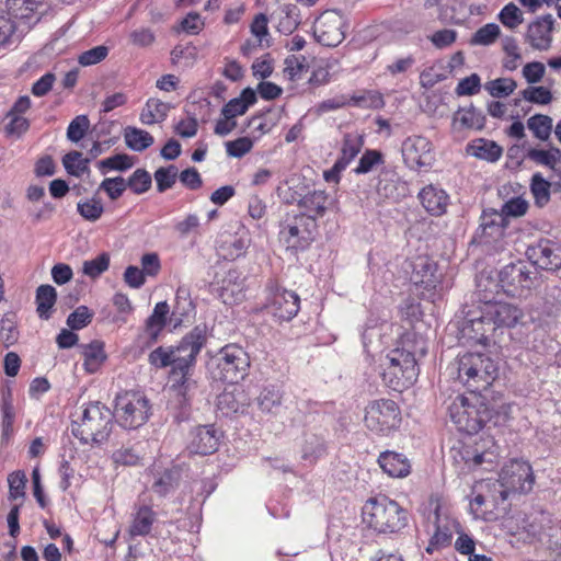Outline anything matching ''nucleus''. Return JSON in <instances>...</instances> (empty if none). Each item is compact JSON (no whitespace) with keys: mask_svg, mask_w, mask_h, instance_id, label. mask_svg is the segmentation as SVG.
<instances>
[{"mask_svg":"<svg viewBox=\"0 0 561 561\" xmlns=\"http://www.w3.org/2000/svg\"><path fill=\"white\" fill-rule=\"evenodd\" d=\"M206 342L205 331L198 327L187 333L176 347H158L149 354V363L157 368L172 366L169 388L170 402L174 408L183 409L191 399L187 375L197 354Z\"/></svg>","mask_w":561,"mask_h":561,"instance_id":"obj_1","label":"nucleus"},{"mask_svg":"<svg viewBox=\"0 0 561 561\" xmlns=\"http://www.w3.org/2000/svg\"><path fill=\"white\" fill-rule=\"evenodd\" d=\"M450 377L467 387L470 392L486 389L495 380L497 367L494 362L483 354L466 353L448 366Z\"/></svg>","mask_w":561,"mask_h":561,"instance_id":"obj_2","label":"nucleus"},{"mask_svg":"<svg viewBox=\"0 0 561 561\" xmlns=\"http://www.w3.org/2000/svg\"><path fill=\"white\" fill-rule=\"evenodd\" d=\"M113 412L101 402L82 407L79 420L72 422L71 432L83 444L100 446L107 442L113 430Z\"/></svg>","mask_w":561,"mask_h":561,"instance_id":"obj_3","label":"nucleus"},{"mask_svg":"<svg viewBox=\"0 0 561 561\" xmlns=\"http://www.w3.org/2000/svg\"><path fill=\"white\" fill-rule=\"evenodd\" d=\"M380 367L383 382L399 392L410 388L416 381L420 371L415 351L405 346L389 351L381 359Z\"/></svg>","mask_w":561,"mask_h":561,"instance_id":"obj_4","label":"nucleus"},{"mask_svg":"<svg viewBox=\"0 0 561 561\" xmlns=\"http://www.w3.org/2000/svg\"><path fill=\"white\" fill-rule=\"evenodd\" d=\"M363 520L378 533H398L408 525V512L396 501L380 496L368 500L363 506Z\"/></svg>","mask_w":561,"mask_h":561,"instance_id":"obj_5","label":"nucleus"},{"mask_svg":"<svg viewBox=\"0 0 561 561\" xmlns=\"http://www.w3.org/2000/svg\"><path fill=\"white\" fill-rule=\"evenodd\" d=\"M451 422L460 432L467 434L478 433L483 424L491 419V412L483 399L477 393L457 396L449 408Z\"/></svg>","mask_w":561,"mask_h":561,"instance_id":"obj_6","label":"nucleus"},{"mask_svg":"<svg viewBox=\"0 0 561 561\" xmlns=\"http://www.w3.org/2000/svg\"><path fill=\"white\" fill-rule=\"evenodd\" d=\"M151 414V405L147 397L138 391H126L115 399V417L126 430L142 426Z\"/></svg>","mask_w":561,"mask_h":561,"instance_id":"obj_7","label":"nucleus"},{"mask_svg":"<svg viewBox=\"0 0 561 561\" xmlns=\"http://www.w3.org/2000/svg\"><path fill=\"white\" fill-rule=\"evenodd\" d=\"M401 420L400 408L393 400H374L365 408L364 424L374 434L388 436L400 426Z\"/></svg>","mask_w":561,"mask_h":561,"instance_id":"obj_8","label":"nucleus"},{"mask_svg":"<svg viewBox=\"0 0 561 561\" xmlns=\"http://www.w3.org/2000/svg\"><path fill=\"white\" fill-rule=\"evenodd\" d=\"M430 507L433 511L435 529L425 550L432 554L451 543L453 534L459 531L460 523L451 515L449 507L440 499H431ZM428 518L431 519L432 516Z\"/></svg>","mask_w":561,"mask_h":561,"instance_id":"obj_9","label":"nucleus"},{"mask_svg":"<svg viewBox=\"0 0 561 561\" xmlns=\"http://www.w3.org/2000/svg\"><path fill=\"white\" fill-rule=\"evenodd\" d=\"M497 482L502 501H505L510 493H527L533 490L535 483L531 466L524 460H510L501 469Z\"/></svg>","mask_w":561,"mask_h":561,"instance_id":"obj_10","label":"nucleus"},{"mask_svg":"<svg viewBox=\"0 0 561 561\" xmlns=\"http://www.w3.org/2000/svg\"><path fill=\"white\" fill-rule=\"evenodd\" d=\"M265 309L279 321H289L300 309V298L293 291L282 288L275 280H270L265 288Z\"/></svg>","mask_w":561,"mask_h":561,"instance_id":"obj_11","label":"nucleus"},{"mask_svg":"<svg viewBox=\"0 0 561 561\" xmlns=\"http://www.w3.org/2000/svg\"><path fill=\"white\" fill-rule=\"evenodd\" d=\"M537 272L525 262L505 265L499 273V283L504 293L513 297L525 296L535 285Z\"/></svg>","mask_w":561,"mask_h":561,"instance_id":"obj_12","label":"nucleus"},{"mask_svg":"<svg viewBox=\"0 0 561 561\" xmlns=\"http://www.w3.org/2000/svg\"><path fill=\"white\" fill-rule=\"evenodd\" d=\"M215 360L220 379L229 383L243 379L250 366L248 353L236 344L222 347Z\"/></svg>","mask_w":561,"mask_h":561,"instance_id":"obj_13","label":"nucleus"},{"mask_svg":"<svg viewBox=\"0 0 561 561\" xmlns=\"http://www.w3.org/2000/svg\"><path fill=\"white\" fill-rule=\"evenodd\" d=\"M347 20L336 10H327L316 20L313 35L318 43L327 47L339 46L346 36Z\"/></svg>","mask_w":561,"mask_h":561,"instance_id":"obj_14","label":"nucleus"},{"mask_svg":"<svg viewBox=\"0 0 561 561\" xmlns=\"http://www.w3.org/2000/svg\"><path fill=\"white\" fill-rule=\"evenodd\" d=\"M401 152L404 163L412 170L430 168L435 160L431 140L420 135L407 137L402 142Z\"/></svg>","mask_w":561,"mask_h":561,"instance_id":"obj_15","label":"nucleus"},{"mask_svg":"<svg viewBox=\"0 0 561 561\" xmlns=\"http://www.w3.org/2000/svg\"><path fill=\"white\" fill-rule=\"evenodd\" d=\"M314 222L305 215H296L288 218L282 226L279 231L280 240L286 244L287 249L304 250L313 239L312 228Z\"/></svg>","mask_w":561,"mask_h":561,"instance_id":"obj_16","label":"nucleus"},{"mask_svg":"<svg viewBox=\"0 0 561 561\" xmlns=\"http://www.w3.org/2000/svg\"><path fill=\"white\" fill-rule=\"evenodd\" d=\"M523 316V311L514 305L506 302H488L482 309L480 319L473 323L480 325L488 320L489 325L511 328L516 325Z\"/></svg>","mask_w":561,"mask_h":561,"instance_id":"obj_17","label":"nucleus"},{"mask_svg":"<svg viewBox=\"0 0 561 561\" xmlns=\"http://www.w3.org/2000/svg\"><path fill=\"white\" fill-rule=\"evenodd\" d=\"M526 255L533 265L541 270L557 271L561 267V247L549 240L529 247Z\"/></svg>","mask_w":561,"mask_h":561,"instance_id":"obj_18","label":"nucleus"},{"mask_svg":"<svg viewBox=\"0 0 561 561\" xmlns=\"http://www.w3.org/2000/svg\"><path fill=\"white\" fill-rule=\"evenodd\" d=\"M244 279L237 270H229L221 280L215 284V291L226 305L241 302L245 298Z\"/></svg>","mask_w":561,"mask_h":561,"instance_id":"obj_19","label":"nucleus"},{"mask_svg":"<svg viewBox=\"0 0 561 561\" xmlns=\"http://www.w3.org/2000/svg\"><path fill=\"white\" fill-rule=\"evenodd\" d=\"M552 27L553 20L551 15L538 19L528 25L526 41L534 49L546 51L551 47Z\"/></svg>","mask_w":561,"mask_h":561,"instance_id":"obj_20","label":"nucleus"},{"mask_svg":"<svg viewBox=\"0 0 561 561\" xmlns=\"http://www.w3.org/2000/svg\"><path fill=\"white\" fill-rule=\"evenodd\" d=\"M219 434L213 426H198L191 434L188 449L193 454L209 455L219 446Z\"/></svg>","mask_w":561,"mask_h":561,"instance_id":"obj_21","label":"nucleus"},{"mask_svg":"<svg viewBox=\"0 0 561 561\" xmlns=\"http://www.w3.org/2000/svg\"><path fill=\"white\" fill-rule=\"evenodd\" d=\"M419 199L432 216H442L447 211L449 195L439 186L428 184L419 193Z\"/></svg>","mask_w":561,"mask_h":561,"instance_id":"obj_22","label":"nucleus"},{"mask_svg":"<svg viewBox=\"0 0 561 561\" xmlns=\"http://www.w3.org/2000/svg\"><path fill=\"white\" fill-rule=\"evenodd\" d=\"M7 7L9 5L7 4ZM32 16L33 13L28 18L21 19L12 14L10 8H8V12L0 10V49L9 47L19 39L16 32L22 24H27L30 27Z\"/></svg>","mask_w":561,"mask_h":561,"instance_id":"obj_23","label":"nucleus"},{"mask_svg":"<svg viewBox=\"0 0 561 561\" xmlns=\"http://www.w3.org/2000/svg\"><path fill=\"white\" fill-rule=\"evenodd\" d=\"M332 203L333 199L325 191L314 190L300 198L299 206L306 211L304 215L314 222L316 218L324 216Z\"/></svg>","mask_w":561,"mask_h":561,"instance_id":"obj_24","label":"nucleus"},{"mask_svg":"<svg viewBox=\"0 0 561 561\" xmlns=\"http://www.w3.org/2000/svg\"><path fill=\"white\" fill-rule=\"evenodd\" d=\"M382 471L391 478H405L411 472L410 460L400 453L386 450L378 457Z\"/></svg>","mask_w":561,"mask_h":561,"instance_id":"obj_25","label":"nucleus"},{"mask_svg":"<svg viewBox=\"0 0 561 561\" xmlns=\"http://www.w3.org/2000/svg\"><path fill=\"white\" fill-rule=\"evenodd\" d=\"M412 280L426 289H434L440 280L436 263L427 257H419L413 264Z\"/></svg>","mask_w":561,"mask_h":561,"instance_id":"obj_26","label":"nucleus"},{"mask_svg":"<svg viewBox=\"0 0 561 561\" xmlns=\"http://www.w3.org/2000/svg\"><path fill=\"white\" fill-rule=\"evenodd\" d=\"M405 183L393 172H382L380 174L377 193L389 199L398 201L405 195Z\"/></svg>","mask_w":561,"mask_h":561,"instance_id":"obj_27","label":"nucleus"},{"mask_svg":"<svg viewBox=\"0 0 561 561\" xmlns=\"http://www.w3.org/2000/svg\"><path fill=\"white\" fill-rule=\"evenodd\" d=\"M156 522V513L150 506L141 505L133 514V519L128 528L131 537L147 536Z\"/></svg>","mask_w":561,"mask_h":561,"instance_id":"obj_28","label":"nucleus"},{"mask_svg":"<svg viewBox=\"0 0 561 561\" xmlns=\"http://www.w3.org/2000/svg\"><path fill=\"white\" fill-rule=\"evenodd\" d=\"M467 152L478 159L495 162L502 157L503 150L495 141L480 138L467 146Z\"/></svg>","mask_w":561,"mask_h":561,"instance_id":"obj_29","label":"nucleus"},{"mask_svg":"<svg viewBox=\"0 0 561 561\" xmlns=\"http://www.w3.org/2000/svg\"><path fill=\"white\" fill-rule=\"evenodd\" d=\"M364 147V136L358 131L345 133L341 142L339 161L345 165L350 163L358 156Z\"/></svg>","mask_w":561,"mask_h":561,"instance_id":"obj_30","label":"nucleus"},{"mask_svg":"<svg viewBox=\"0 0 561 561\" xmlns=\"http://www.w3.org/2000/svg\"><path fill=\"white\" fill-rule=\"evenodd\" d=\"M169 111L170 105L168 103H164L159 99L151 98L142 107L139 119L144 125L161 123L167 118Z\"/></svg>","mask_w":561,"mask_h":561,"instance_id":"obj_31","label":"nucleus"},{"mask_svg":"<svg viewBox=\"0 0 561 561\" xmlns=\"http://www.w3.org/2000/svg\"><path fill=\"white\" fill-rule=\"evenodd\" d=\"M256 102V94L251 88L244 89L238 98L230 100L221 110L232 118L243 115Z\"/></svg>","mask_w":561,"mask_h":561,"instance_id":"obj_32","label":"nucleus"},{"mask_svg":"<svg viewBox=\"0 0 561 561\" xmlns=\"http://www.w3.org/2000/svg\"><path fill=\"white\" fill-rule=\"evenodd\" d=\"M169 313V306L165 301L158 302L154 306L152 314L148 318L146 323V335L149 336L150 342H154L165 325L167 314Z\"/></svg>","mask_w":561,"mask_h":561,"instance_id":"obj_33","label":"nucleus"},{"mask_svg":"<svg viewBox=\"0 0 561 561\" xmlns=\"http://www.w3.org/2000/svg\"><path fill=\"white\" fill-rule=\"evenodd\" d=\"M124 139L128 148L138 152L146 150L154 141L148 131L130 126L125 128Z\"/></svg>","mask_w":561,"mask_h":561,"instance_id":"obj_34","label":"nucleus"},{"mask_svg":"<svg viewBox=\"0 0 561 561\" xmlns=\"http://www.w3.org/2000/svg\"><path fill=\"white\" fill-rule=\"evenodd\" d=\"M250 243L251 238L248 233L236 236L230 241H226L220 245L221 255L226 260L233 261L247 252Z\"/></svg>","mask_w":561,"mask_h":561,"instance_id":"obj_35","label":"nucleus"},{"mask_svg":"<svg viewBox=\"0 0 561 561\" xmlns=\"http://www.w3.org/2000/svg\"><path fill=\"white\" fill-rule=\"evenodd\" d=\"M247 405L242 390L224 391L218 397V408L226 414L243 411Z\"/></svg>","mask_w":561,"mask_h":561,"instance_id":"obj_36","label":"nucleus"},{"mask_svg":"<svg viewBox=\"0 0 561 561\" xmlns=\"http://www.w3.org/2000/svg\"><path fill=\"white\" fill-rule=\"evenodd\" d=\"M83 367L84 369L93 374L95 373L106 358L103 345L99 342H92L83 346Z\"/></svg>","mask_w":561,"mask_h":561,"instance_id":"obj_37","label":"nucleus"},{"mask_svg":"<svg viewBox=\"0 0 561 561\" xmlns=\"http://www.w3.org/2000/svg\"><path fill=\"white\" fill-rule=\"evenodd\" d=\"M553 121L550 116L545 114H535L527 119V127L534 134V136L541 140L546 141L549 139Z\"/></svg>","mask_w":561,"mask_h":561,"instance_id":"obj_38","label":"nucleus"},{"mask_svg":"<svg viewBox=\"0 0 561 561\" xmlns=\"http://www.w3.org/2000/svg\"><path fill=\"white\" fill-rule=\"evenodd\" d=\"M259 409L264 413H274L282 404V392L275 386L265 387L257 399Z\"/></svg>","mask_w":561,"mask_h":561,"instance_id":"obj_39","label":"nucleus"},{"mask_svg":"<svg viewBox=\"0 0 561 561\" xmlns=\"http://www.w3.org/2000/svg\"><path fill=\"white\" fill-rule=\"evenodd\" d=\"M454 122L466 128L481 129L484 126L485 117L474 106H469L460 108L456 113Z\"/></svg>","mask_w":561,"mask_h":561,"instance_id":"obj_40","label":"nucleus"},{"mask_svg":"<svg viewBox=\"0 0 561 561\" xmlns=\"http://www.w3.org/2000/svg\"><path fill=\"white\" fill-rule=\"evenodd\" d=\"M57 293L51 285H41L36 290L37 312L41 318L47 319L49 311L56 302Z\"/></svg>","mask_w":561,"mask_h":561,"instance_id":"obj_41","label":"nucleus"},{"mask_svg":"<svg viewBox=\"0 0 561 561\" xmlns=\"http://www.w3.org/2000/svg\"><path fill=\"white\" fill-rule=\"evenodd\" d=\"M500 35V26L495 23H488L474 32L470 39V44L476 46H490L497 41Z\"/></svg>","mask_w":561,"mask_h":561,"instance_id":"obj_42","label":"nucleus"},{"mask_svg":"<svg viewBox=\"0 0 561 561\" xmlns=\"http://www.w3.org/2000/svg\"><path fill=\"white\" fill-rule=\"evenodd\" d=\"M519 94L523 100L537 105H548L553 100L551 90L543 85H529Z\"/></svg>","mask_w":561,"mask_h":561,"instance_id":"obj_43","label":"nucleus"},{"mask_svg":"<svg viewBox=\"0 0 561 561\" xmlns=\"http://www.w3.org/2000/svg\"><path fill=\"white\" fill-rule=\"evenodd\" d=\"M179 472L175 469H168L161 473L152 483V491L159 496H165L178 484Z\"/></svg>","mask_w":561,"mask_h":561,"instance_id":"obj_44","label":"nucleus"},{"mask_svg":"<svg viewBox=\"0 0 561 561\" xmlns=\"http://www.w3.org/2000/svg\"><path fill=\"white\" fill-rule=\"evenodd\" d=\"M516 88L517 83L512 78H497L486 82L484 85L489 94L497 99L511 95Z\"/></svg>","mask_w":561,"mask_h":561,"instance_id":"obj_45","label":"nucleus"},{"mask_svg":"<svg viewBox=\"0 0 561 561\" xmlns=\"http://www.w3.org/2000/svg\"><path fill=\"white\" fill-rule=\"evenodd\" d=\"M528 158L538 164L553 169L561 160V151L556 147L548 150L530 149L528 151Z\"/></svg>","mask_w":561,"mask_h":561,"instance_id":"obj_46","label":"nucleus"},{"mask_svg":"<svg viewBox=\"0 0 561 561\" xmlns=\"http://www.w3.org/2000/svg\"><path fill=\"white\" fill-rule=\"evenodd\" d=\"M90 160L82 157L79 151H71L62 159V164L67 172L75 176H81L89 170Z\"/></svg>","mask_w":561,"mask_h":561,"instance_id":"obj_47","label":"nucleus"},{"mask_svg":"<svg viewBox=\"0 0 561 561\" xmlns=\"http://www.w3.org/2000/svg\"><path fill=\"white\" fill-rule=\"evenodd\" d=\"M110 266V255L101 253L92 260H87L82 263V273L88 277L94 279L107 271Z\"/></svg>","mask_w":561,"mask_h":561,"instance_id":"obj_48","label":"nucleus"},{"mask_svg":"<svg viewBox=\"0 0 561 561\" xmlns=\"http://www.w3.org/2000/svg\"><path fill=\"white\" fill-rule=\"evenodd\" d=\"M134 165V159L126 153H118L99 161L98 167L102 172L110 170L125 171Z\"/></svg>","mask_w":561,"mask_h":561,"instance_id":"obj_49","label":"nucleus"},{"mask_svg":"<svg viewBox=\"0 0 561 561\" xmlns=\"http://www.w3.org/2000/svg\"><path fill=\"white\" fill-rule=\"evenodd\" d=\"M530 190L538 206L546 205L550 199V183L541 174L536 173L531 179Z\"/></svg>","mask_w":561,"mask_h":561,"instance_id":"obj_50","label":"nucleus"},{"mask_svg":"<svg viewBox=\"0 0 561 561\" xmlns=\"http://www.w3.org/2000/svg\"><path fill=\"white\" fill-rule=\"evenodd\" d=\"M308 69L307 60L304 56H288L285 59L284 75L291 81L300 79Z\"/></svg>","mask_w":561,"mask_h":561,"instance_id":"obj_51","label":"nucleus"},{"mask_svg":"<svg viewBox=\"0 0 561 561\" xmlns=\"http://www.w3.org/2000/svg\"><path fill=\"white\" fill-rule=\"evenodd\" d=\"M500 22L507 28L514 30L524 22L519 8L514 3L506 4L497 15Z\"/></svg>","mask_w":561,"mask_h":561,"instance_id":"obj_52","label":"nucleus"},{"mask_svg":"<svg viewBox=\"0 0 561 561\" xmlns=\"http://www.w3.org/2000/svg\"><path fill=\"white\" fill-rule=\"evenodd\" d=\"M18 335L15 316L13 313L5 314L0 320V340L5 346H10L16 342Z\"/></svg>","mask_w":561,"mask_h":561,"instance_id":"obj_53","label":"nucleus"},{"mask_svg":"<svg viewBox=\"0 0 561 561\" xmlns=\"http://www.w3.org/2000/svg\"><path fill=\"white\" fill-rule=\"evenodd\" d=\"M110 48L105 45H99L78 56V64L82 67H90L102 62L108 55Z\"/></svg>","mask_w":561,"mask_h":561,"instance_id":"obj_54","label":"nucleus"},{"mask_svg":"<svg viewBox=\"0 0 561 561\" xmlns=\"http://www.w3.org/2000/svg\"><path fill=\"white\" fill-rule=\"evenodd\" d=\"M171 59L175 66L187 68L193 66L196 59V48L194 46H175L171 51Z\"/></svg>","mask_w":561,"mask_h":561,"instance_id":"obj_55","label":"nucleus"},{"mask_svg":"<svg viewBox=\"0 0 561 561\" xmlns=\"http://www.w3.org/2000/svg\"><path fill=\"white\" fill-rule=\"evenodd\" d=\"M178 179V168L175 165H169L167 168H159L154 172V180L157 190L162 193L171 188Z\"/></svg>","mask_w":561,"mask_h":561,"instance_id":"obj_56","label":"nucleus"},{"mask_svg":"<svg viewBox=\"0 0 561 561\" xmlns=\"http://www.w3.org/2000/svg\"><path fill=\"white\" fill-rule=\"evenodd\" d=\"M9 499L23 500L25 495L26 477L22 471H14L8 477Z\"/></svg>","mask_w":561,"mask_h":561,"instance_id":"obj_57","label":"nucleus"},{"mask_svg":"<svg viewBox=\"0 0 561 561\" xmlns=\"http://www.w3.org/2000/svg\"><path fill=\"white\" fill-rule=\"evenodd\" d=\"M201 226L199 217L196 214H187L184 218L174 224V231L181 239L187 238L197 232Z\"/></svg>","mask_w":561,"mask_h":561,"instance_id":"obj_58","label":"nucleus"},{"mask_svg":"<svg viewBox=\"0 0 561 561\" xmlns=\"http://www.w3.org/2000/svg\"><path fill=\"white\" fill-rule=\"evenodd\" d=\"M151 176L144 169H137L131 176L126 181L127 187H129L135 194H142L147 192L151 186Z\"/></svg>","mask_w":561,"mask_h":561,"instance_id":"obj_59","label":"nucleus"},{"mask_svg":"<svg viewBox=\"0 0 561 561\" xmlns=\"http://www.w3.org/2000/svg\"><path fill=\"white\" fill-rule=\"evenodd\" d=\"M78 213L89 221H96L103 214V205L99 199L91 198L79 202L77 205Z\"/></svg>","mask_w":561,"mask_h":561,"instance_id":"obj_60","label":"nucleus"},{"mask_svg":"<svg viewBox=\"0 0 561 561\" xmlns=\"http://www.w3.org/2000/svg\"><path fill=\"white\" fill-rule=\"evenodd\" d=\"M89 127L90 121L88 116L79 115L70 122L67 128V138L72 142H78L84 137Z\"/></svg>","mask_w":561,"mask_h":561,"instance_id":"obj_61","label":"nucleus"},{"mask_svg":"<svg viewBox=\"0 0 561 561\" xmlns=\"http://www.w3.org/2000/svg\"><path fill=\"white\" fill-rule=\"evenodd\" d=\"M126 188L127 183L122 176L106 178L100 184V190H103L112 201L119 198Z\"/></svg>","mask_w":561,"mask_h":561,"instance_id":"obj_62","label":"nucleus"},{"mask_svg":"<svg viewBox=\"0 0 561 561\" xmlns=\"http://www.w3.org/2000/svg\"><path fill=\"white\" fill-rule=\"evenodd\" d=\"M383 162L382 154L377 150H366L360 157L357 167L354 169L356 174H366L370 172L376 165Z\"/></svg>","mask_w":561,"mask_h":561,"instance_id":"obj_63","label":"nucleus"},{"mask_svg":"<svg viewBox=\"0 0 561 561\" xmlns=\"http://www.w3.org/2000/svg\"><path fill=\"white\" fill-rule=\"evenodd\" d=\"M43 0H7L12 14L18 18H28Z\"/></svg>","mask_w":561,"mask_h":561,"instance_id":"obj_64","label":"nucleus"}]
</instances>
